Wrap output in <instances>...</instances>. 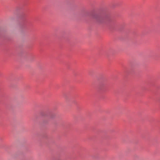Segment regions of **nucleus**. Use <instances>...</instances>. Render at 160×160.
Here are the masks:
<instances>
[{
  "mask_svg": "<svg viewBox=\"0 0 160 160\" xmlns=\"http://www.w3.org/2000/svg\"><path fill=\"white\" fill-rule=\"evenodd\" d=\"M92 17V18L98 23L105 22L109 20L107 16L101 14H94Z\"/></svg>",
  "mask_w": 160,
  "mask_h": 160,
  "instance_id": "nucleus-1",
  "label": "nucleus"
},
{
  "mask_svg": "<svg viewBox=\"0 0 160 160\" xmlns=\"http://www.w3.org/2000/svg\"><path fill=\"white\" fill-rule=\"evenodd\" d=\"M32 59H31L30 60V61L31 62H32V61H33L34 60V58L32 57Z\"/></svg>",
  "mask_w": 160,
  "mask_h": 160,
  "instance_id": "nucleus-2",
  "label": "nucleus"
}]
</instances>
